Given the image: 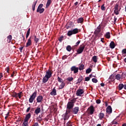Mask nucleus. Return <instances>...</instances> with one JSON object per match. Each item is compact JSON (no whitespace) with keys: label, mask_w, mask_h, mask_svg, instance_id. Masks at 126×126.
Masks as SVG:
<instances>
[{"label":"nucleus","mask_w":126,"mask_h":126,"mask_svg":"<svg viewBox=\"0 0 126 126\" xmlns=\"http://www.w3.org/2000/svg\"><path fill=\"white\" fill-rule=\"evenodd\" d=\"M37 96V91H35L30 97L29 99V103H33Z\"/></svg>","instance_id":"1"},{"label":"nucleus","mask_w":126,"mask_h":126,"mask_svg":"<svg viewBox=\"0 0 126 126\" xmlns=\"http://www.w3.org/2000/svg\"><path fill=\"white\" fill-rule=\"evenodd\" d=\"M78 33V29H74L71 31H69L67 32L68 36H71L74 34H77Z\"/></svg>","instance_id":"2"},{"label":"nucleus","mask_w":126,"mask_h":126,"mask_svg":"<svg viewBox=\"0 0 126 126\" xmlns=\"http://www.w3.org/2000/svg\"><path fill=\"white\" fill-rule=\"evenodd\" d=\"M84 49H85V45L84 44L81 45L77 50V53L79 54H82L83 51H84Z\"/></svg>","instance_id":"3"},{"label":"nucleus","mask_w":126,"mask_h":126,"mask_svg":"<svg viewBox=\"0 0 126 126\" xmlns=\"http://www.w3.org/2000/svg\"><path fill=\"white\" fill-rule=\"evenodd\" d=\"M58 81L61 83L59 86V89H63V79L61 78V77H58Z\"/></svg>","instance_id":"4"},{"label":"nucleus","mask_w":126,"mask_h":126,"mask_svg":"<svg viewBox=\"0 0 126 126\" xmlns=\"http://www.w3.org/2000/svg\"><path fill=\"white\" fill-rule=\"evenodd\" d=\"M120 10H119V4H116L114 6V12L115 14H116V15H118V14H120Z\"/></svg>","instance_id":"5"},{"label":"nucleus","mask_w":126,"mask_h":126,"mask_svg":"<svg viewBox=\"0 0 126 126\" xmlns=\"http://www.w3.org/2000/svg\"><path fill=\"white\" fill-rule=\"evenodd\" d=\"M101 32V25H99L97 28L95 29V31L94 32V34H95V36H98L99 33Z\"/></svg>","instance_id":"6"},{"label":"nucleus","mask_w":126,"mask_h":126,"mask_svg":"<svg viewBox=\"0 0 126 126\" xmlns=\"http://www.w3.org/2000/svg\"><path fill=\"white\" fill-rule=\"evenodd\" d=\"M88 111H89L90 115H93V114H94V112L95 111L94 106L93 105L90 106V107L88 109Z\"/></svg>","instance_id":"7"},{"label":"nucleus","mask_w":126,"mask_h":126,"mask_svg":"<svg viewBox=\"0 0 126 126\" xmlns=\"http://www.w3.org/2000/svg\"><path fill=\"white\" fill-rule=\"evenodd\" d=\"M52 74H53V72L50 69H48L46 71L45 76L47 77L48 78H51L52 77Z\"/></svg>","instance_id":"8"},{"label":"nucleus","mask_w":126,"mask_h":126,"mask_svg":"<svg viewBox=\"0 0 126 126\" xmlns=\"http://www.w3.org/2000/svg\"><path fill=\"white\" fill-rule=\"evenodd\" d=\"M83 93H84V91L83 89H79L77 91L76 95L77 96H81Z\"/></svg>","instance_id":"9"},{"label":"nucleus","mask_w":126,"mask_h":126,"mask_svg":"<svg viewBox=\"0 0 126 126\" xmlns=\"http://www.w3.org/2000/svg\"><path fill=\"white\" fill-rule=\"evenodd\" d=\"M71 71H73L74 73H77L78 72V67L75 66H72L71 68Z\"/></svg>","instance_id":"10"},{"label":"nucleus","mask_w":126,"mask_h":126,"mask_svg":"<svg viewBox=\"0 0 126 126\" xmlns=\"http://www.w3.org/2000/svg\"><path fill=\"white\" fill-rule=\"evenodd\" d=\"M79 111V107H75L74 108L72 109V113H73V114H74L75 115H76V114L78 113Z\"/></svg>","instance_id":"11"},{"label":"nucleus","mask_w":126,"mask_h":126,"mask_svg":"<svg viewBox=\"0 0 126 126\" xmlns=\"http://www.w3.org/2000/svg\"><path fill=\"white\" fill-rule=\"evenodd\" d=\"M50 95L52 96H56L57 95V90L56 87H54L53 90L51 91V92L50 93Z\"/></svg>","instance_id":"12"},{"label":"nucleus","mask_w":126,"mask_h":126,"mask_svg":"<svg viewBox=\"0 0 126 126\" xmlns=\"http://www.w3.org/2000/svg\"><path fill=\"white\" fill-rule=\"evenodd\" d=\"M37 103H41L43 101V96L38 95L36 98Z\"/></svg>","instance_id":"13"},{"label":"nucleus","mask_w":126,"mask_h":126,"mask_svg":"<svg viewBox=\"0 0 126 126\" xmlns=\"http://www.w3.org/2000/svg\"><path fill=\"white\" fill-rule=\"evenodd\" d=\"M30 118H31V113H28V114L26 115L24 119V121L28 122V121H29Z\"/></svg>","instance_id":"14"},{"label":"nucleus","mask_w":126,"mask_h":126,"mask_svg":"<svg viewBox=\"0 0 126 126\" xmlns=\"http://www.w3.org/2000/svg\"><path fill=\"white\" fill-rule=\"evenodd\" d=\"M112 107L109 105L106 108V113H107L108 114H112Z\"/></svg>","instance_id":"15"},{"label":"nucleus","mask_w":126,"mask_h":126,"mask_svg":"<svg viewBox=\"0 0 126 126\" xmlns=\"http://www.w3.org/2000/svg\"><path fill=\"white\" fill-rule=\"evenodd\" d=\"M31 44H32V41H31V37H30L28 40V42H27V44L26 45V48H28L29 46H31Z\"/></svg>","instance_id":"16"},{"label":"nucleus","mask_w":126,"mask_h":126,"mask_svg":"<svg viewBox=\"0 0 126 126\" xmlns=\"http://www.w3.org/2000/svg\"><path fill=\"white\" fill-rule=\"evenodd\" d=\"M73 107H74V104H72L71 102H68L67 104V109H72Z\"/></svg>","instance_id":"17"},{"label":"nucleus","mask_w":126,"mask_h":126,"mask_svg":"<svg viewBox=\"0 0 126 126\" xmlns=\"http://www.w3.org/2000/svg\"><path fill=\"white\" fill-rule=\"evenodd\" d=\"M41 112V107H37L34 111V114L37 116Z\"/></svg>","instance_id":"18"},{"label":"nucleus","mask_w":126,"mask_h":126,"mask_svg":"<svg viewBox=\"0 0 126 126\" xmlns=\"http://www.w3.org/2000/svg\"><path fill=\"white\" fill-rule=\"evenodd\" d=\"M105 117V114L103 112H100L98 114V118L99 120H103Z\"/></svg>","instance_id":"19"},{"label":"nucleus","mask_w":126,"mask_h":126,"mask_svg":"<svg viewBox=\"0 0 126 126\" xmlns=\"http://www.w3.org/2000/svg\"><path fill=\"white\" fill-rule=\"evenodd\" d=\"M50 78H48V77L45 76L44 77H43V79H42V82L43 83H46V82H48V81L49 80Z\"/></svg>","instance_id":"20"},{"label":"nucleus","mask_w":126,"mask_h":126,"mask_svg":"<svg viewBox=\"0 0 126 126\" xmlns=\"http://www.w3.org/2000/svg\"><path fill=\"white\" fill-rule=\"evenodd\" d=\"M109 47L111 49H115V47H116L115 42L114 41H111L110 43Z\"/></svg>","instance_id":"21"},{"label":"nucleus","mask_w":126,"mask_h":126,"mask_svg":"<svg viewBox=\"0 0 126 126\" xmlns=\"http://www.w3.org/2000/svg\"><path fill=\"white\" fill-rule=\"evenodd\" d=\"M77 23H83V22L84 21V19H83V17H81L78 18L77 20Z\"/></svg>","instance_id":"22"},{"label":"nucleus","mask_w":126,"mask_h":126,"mask_svg":"<svg viewBox=\"0 0 126 126\" xmlns=\"http://www.w3.org/2000/svg\"><path fill=\"white\" fill-rule=\"evenodd\" d=\"M12 97H13L14 98H17L18 97V95L17 94V93H16L15 92H13L11 94Z\"/></svg>","instance_id":"23"},{"label":"nucleus","mask_w":126,"mask_h":126,"mask_svg":"<svg viewBox=\"0 0 126 126\" xmlns=\"http://www.w3.org/2000/svg\"><path fill=\"white\" fill-rule=\"evenodd\" d=\"M105 37L106 39H110L111 38V33L110 32H107L105 35Z\"/></svg>","instance_id":"24"},{"label":"nucleus","mask_w":126,"mask_h":126,"mask_svg":"<svg viewBox=\"0 0 126 126\" xmlns=\"http://www.w3.org/2000/svg\"><path fill=\"white\" fill-rule=\"evenodd\" d=\"M37 2H38L37 0H36L35 1H34L32 4V8L33 11H34V10H35V6H36V4H37Z\"/></svg>","instance_id":"25"},{"label":"nucleus","mask_w":126,"mask_h":126,"mask_svg":"<svg viewBox=\"0 0 126 126\" xmlns=\"http://www.w3.org/2000/svg\"><path fill=\"white\" fill-rule=\"evenodd\" d=\"M51 0H47V3L46 4V8H48V7L50 6V5H51Z\"/></svg>","instance_id":"26"},{"label":"nucleus","mask_w":126,"mask_h":126,"mask_svg":"<svg viewBox=\"0 0 126 126\" xmlns=\"http://www.w3.org/2000/svg\"><path fill=\"white\" fill-rule=\"evenodd\" d=\"M115 78L117 80H120L122 78V76H121V74H118L115 76Z\"/></svg>","instance_id":"27"},{"label":"nucleus","mask_w":126,"mask_h":126,"mask_svg":"<svg viewBox=\"0 0 126 126\" xmlns=\"http://www.w3.org/2000/svg\"><path fill=\"white\" fill-rule=\"evenodd\" d=\"M97 60H98V58H97V56H94L92 57V60L94 63H97Z\"/></svg>","instance_id":"28"},{"label":"nucleus","mask_w":126,"mask_h":126,"mask_svg":"<svg viewBox=\"0 0 126 126\" xmlns=\"http://www.w3.org/2000/svg\"><path fill=\"white\" fill-rule=\"evenodd\" d=\"M18 97H19V99H21L22 96H23V94H22V92H20L17 94Z\"/></svg>","instance_id":"29"},{"label":"nucleus","mask_w":126,"mask_h":126,"mask_svg":"<svg viewBox=\"0 0 126 126\" xmlns=\"http://www.w3.org/2000/svg\"><path fill=\"white\" fill-rule=\"evenodd\" d=\"M79 70H83L84 69V64H81L79 67Z\"/></svg>","instance_id":"30"},{"label":"nucleus","mask_w":126,"mask_h":126,"mask_svg":"<svg viewBox=\"0 0 126 126\" xmlns=\"http://www.w3.org/2000/svg\"><path fill=\"white\" fill-rule=\"evenodd\" d=\"M12 39V36L11 35H9L7 36V42L10 43V41Z\"/></svg>","instance_id":"31"},{"label":"nucleus","mask_w":126,"mask_h":126,"mask_svg":"<svg viewBox=\"0 0 126 126\" xmlns=\"http://www.w3.org/2000/svg\"><path fill=\"white\" fill-rule=\"evenodd\" d=\"M82 80H83V78L82 77V76H81L79 77V78L78 79V82L77 83V84L80 83V82H81Z\"/></svg>","instance_id":"32"},{"label":"nucleus","mask_w":126,"mask_h":126,"mask_svg":"<svg viewBox=\"0 0 126 126\" xmlns=\"http://www.w3.org/2000/svg\"><path fill=\"white\" fill-rule=\"evenodd\" d=\"M119 90H122L124 88V84H120L118 86Z\"/></svg>","instance_id":"33"},{"label":"nucleus","mask_w":126,"mask_h":126,"mask_svg":"<svg viewBox=\"0 0 126 126\" xmlns=\"http://www.w3.org/2000/svg\"><path fill=\"white\" fill-rule=\"evenodd\" d=\"M66 49L67 50V52H70L72 50V47L70 45L67 46Z\"/></svg>","instance_id":"34"},{"label":"nucleus","mask_w":126,"mask_h":126,"mask_svg":"<svg viewBox=\"0 0 126 126\" xmlns=\"http://www.w3.org/2000/svg\"><path fill=\"white\" fill-rule=\"evenodd\" d=\"M44 11H45V9H44V8H42L38 10V11H36V12H39V13L41 14L43 13Z\"/></svg>","instance_id":"35"},{"label":"nucleus","mask_w":126,"mask_h":126,"mask_svg":"<svg viewBox=\"0 0 126 126\" xmlns=\"http://www.w3.org/2000/svg\"><path fill=\"white\" fill-rule=\"evenodd\" d=\"M34 42H35L36 44H37V43L39 42V38L37 37L36 35H34Z\"/></svg>","instance_id":"36"},{"label":"nucleus","mask_w":126,"mask_h":126,"mask_svg":"<svg viewBox=\"0 0 126 126\" xmlns=\"http://www.w3.org/2000/svg\"><path fill=\"white\" fill-rule=\"evenodd\" d=\"M42 7H43V4H40L38 6L36 11H39V10L42 9Z\"/></svg>","instance_id":"37"},{"label":"nucleus","mask_w":126,"mask_h":126,"mask_svg":"<svg viewBox=\"0 0 126 126\" xmlns=\"http://www.w3.org/2000/svg\"><path fill=\"white\" fill-rule=\"evenodd\" d=\"M63 40V35H61L59 38V41L60 42V43H62Z\"/></svg>","instance_id":"38"},{"label":"nucleus","mask_w":126,"mask_h":126,"mask_svg":"<svg viewBox=\"0 0 126 126\" xmlns=\"http://www.w3.org/2000/svg\"><path fill=\"white\" fill-rule=\"evenodd\" d=\"M70 112H71V108H67L65 113L66 115H68V114H69V113H70Z\"/></svg>","instance_id":"39"},{"label":"nucleus","mask_w":126,"mask_h":126,"mask_svg":"<svg viewBox=\"0 0 126 126\" xmlns=\"http://www.w3.org/2000/svg\"><path fill=\"white\" fill-rule=\"evenodd\" d=\"M68 118H69V116L65 113L64 117V121H66V120H68Z\"/></svg>","instance_id":"40"},{"label":"nucleus","mask_w":126,"mask_h":126,"mask_svg":"<svg viewBox=\"0 0 126 126\" xmlns=\"http://www.w3.org/2000/svg\"><path fill=\"white\" fill-rule=\"evenodd\" d=\"M91 71H92V69L89 68L86 70V72L87 74H88V73H90V72H91Z\"/></svg>","instance_id":"41"},{"label":"nucleus","mask_w":126,"mask_h":126,"mask_svg":"<svg viewBox=\"0 0 126 126\" xmlns=\"http://www.w3.org/2000/svg\"><path fill=\"white\" fill-rule=\"evenodd\" d=\"M22 126H29L28 122H25V121H24V122L22 124Z\"/></svg>","instance_id":"42"},{"label":"nucleus","mask_w":126,"mask_h":126,"mask_svg":"<svg viewBox=\"0 0 126 126\" xmlns=\"http://www.w3.org/2000/svg\"><path fill=\"white\" fill-rule=\"evenodd\" d=\"M76 101V99H75V98H73L71 99L70 101H69V102L71 103L72 104H73V105H74V103H75Z\"/></svg>","instance_id":"43"},{"label":"nucleus","mask_w":126,"mask_h":126,"mask_svg":"<svg viewBox=\"0 0 126 126\" xmlns=\"http://www.w3.org/2000/svg\"><path fill=\"white\" fill-rule=\"evenodd\" d=\"M66 80H67L68 81L70 82L72 81V80H73V78H72V77H68L66 79Z\"/></svg>","instance_id":"44"},{"label":"nucleus","mask_w":126,"mask_h":126,"mask_svg":"<svg viewBox=\"0 0 126 126\" xmlns=\"http://www.w3.org/2000/svg\"><path fill=\"white\" fill-rule=\"evenodd\" d=\"M105 5V4H103L101 5V10L105 11V10H106V7H105L104 6Z\"/></svg>","instance_id":"45"},{"label":"nucleus","mask_w":126,"mask_h":126,"mask_svg":"<svg viewBox=\"0 0 126 126\" xmlns=\"http://www.w3.org/2000/svg\"><path fill=\"white\" fill-rule=\"evenodd\" d=\"M92 80L94 83H97L98 82V80L95 78H93Z\"/></svg>","instance_id":"46"},{"label":"nucleus","mask_w":126,"mask_h":126,"mask_svg":"<svg viewBox=\"0 0 126 126\" xmlns=\"http://www.w3.org/2000/svg\"><path fill=\"white\" fill-rule=\"evenodd\" d=\"M122 53L123 55L126 54V49H123L122 51Z\"/></svg>","instance_id":"47"},{"label":"nucleus","mask_w":126,"mask_h":126,"mask_svg":"<svg viewBox=\"0 0 126 126\" xmlns=\"http://www.w3.org/2000/svg\"><path fill=\"white\" fill-rule=\"evenodd\" d=\"M30 110H31V106H30L27 108L26 110L27 113H29V112H30Z\"/></svg>","instance_id":"48"},{"label":"nucleus","mask_w":126,"mask_h":126,"mask_svg":"<svg viewBox=\"0 0 126 126\" xmlns=\"http://www.w3.org/2000/svg\"><path fill=\"white\" fill-rule=\"evenodd\" d=\"M76 47H77V46L76 45H74L71 47L72 50H73V52H74V50L76 49Z\"/></svg>","instance_id":"49"},{"label":"nucleus","mask_w":126,"mask_h":126,"mask_svg":"<svg viewBox=\"0 0 126 126\" xmlns=\"http://www.w3.org/2000/svg\"><path fill=\"white\" fill-rule=\"evenodd\" d=\"M85 79V81H89V80H90V77H86Z\"/></svg>","instance_id":"50"},{"label":"nucleus","mask_w":126,"mask_h":126,"mask_svg":"<svg viewBox=\"0 0 126 126\" xmlns=\"http://www.w3.org/2000/svg\"><path fill=\"white\" fill-rule=\"evenodd\" d=\"M6 71V72H7L8 73H9V67H6V68H5Z\"/></svg>","instance_id":"51"},{"label":"nucleus","mask_w":126,"mask_h":126,"mask_svg":"<svg viewBox=\"0 0 126 126\" xmlns=\"http://www.w3.org/2000/svg\"><path fill=\"white\" fill-rule=\"evenodd\" d=\"M112 125H118V122L114 120L113 122H112Z\"/></svg>","instance_id":"52"},{"label":"nucleus","mask_w":126,"mask_h":126,"mask_svg":"<svg viewBox=\"0 0 126 126\" xmlns=\"http://www.w3.org/2000/svg\"><path fill=\"white\" fill-rule=\"evenodd\" d=\"M96 104H100L101 103V100L100 99H97L96 100Z\"/></svg>","instance_id":"53"},{"label":"nucleus","mask_w":126,"mask_h":126,"mask_svg":"<svg viewBox=\"0 0 126 126\" xmlns=\"http://www.w3.org/2000/svg\"><path fill=\"white\" fill-rule=\"evenodd\" d=\"M80 40H78L76 43V44L75 45H76L77 47V46H78V45H79V44H80Z\"/></svg>","instance_id":"54"},{"label":"nucleus","mask_w":126,"mask_h":126,"mask_svg":"<svg viewBox=\"0 0 126 126\" xmlns=\"http://www.w3.org/2000/svg\"><path fill=\"white\" fill-rule=\"evenodd\" d=\"M27 35H30V28L28 29V30L27 32Z\"/></svg>","instance_id":"55"},{"label":"nucleus","mask_w":126,"mask_h":126,"mask_svg":"<svg viewBox=\"0 0 126 126\" xmlns=\"http://www.w3.org/2000/svg\"><path fill=\"white\" fill-rule=\"evenodd\" d=\"M117 17H116V16H114V24L115 23H116V22H117Z\"/></svg>","instance_id":"56"},{"label":"nucleus","mask_w":126,"mask_h":126,"mask_svg":"<svg viewBox=\"0 0 126 126\" xmlns=\"http://www.w3.org/2000/svg\"><path fill=\"white\" fill-rule=\"evenodd\" d=\"M23 48H24V47H22L19 48V50L21 53H22V50H23Z\"/></svg>","instance_id":"57"},{"label":"nucleus","mask_w":126,"mask_h":126,"mask_svg":"<svg viewBox=\"0 0 126 126\" xmlns=\"http://www.w3.org/2000/svg\"><path fill=\"white\" fill-rule=\"evenodd\" d=\"M104 38H101L100 41L101 42H102V43H105V41H104Z\"/></svg>","instance_id":"58"},{"label":"nucleus","mask_w":126,"mask_h":126,"mask_svg":"<svg viewBox=\"0 0 126 126\" xmlns=\"http://www.w3.org/2000/svg\"><path fill=\"white\" fill-rule=\"evenodd\" d=\"M14 74H15V72L13 71L11 75V77H13V76H14Z\"/></svg>","instance_id":"59"},{"label":"nucleus","mask_w":126,"mask_h":126,"mask_svg":"<svg viewBox=\"0 0 126 126\" xmlns=\"http://www.w3.org/2000/svg\"><path fill=\"white\" fill-rule=\"evenodd\" d=\"M3 77V75H2V73H0V79H1V78Z\"/></svg>","instance_id":"60"},{"label":"nucleus","mask_w":126,"mask_h":126,"mask_svg":"<svg viewBox=\"0 0 126 126\" xmlns=\"http://www.w3.org/2000/svg\"><path fill=\"white\" fill-rule=\"evenodd\" d=\"M100 86H101L102 87H104V86H105V84H104V83H101V84H100Z\"/></svg>","instance_id":"61"},{"label":"nucleus","mask_w":126,"mask_h":126,"mask_svg":"<svg viewBox=\"0 0 126 126\" xmlns=\"http://www.w3.org/2000/svg\"><path fill=\"white\" fill-rule=\"evenodd\" d=\"M123 87H124V89H125V90H126V84L124 85Z\"/></svg>","instance_id":"62"},{"label":"nucleus","mask_w":126,"mask_h":126,"mask_svg":"<svg viewBox=\"0 0 126 126\" xmlns=\"http://www.w3.org/2000/svg\"><path fill=\"white\" fill-rule=\"evenodd\" d=\"M75 5L76 6L77 5V4H78V2L76 1L75 3H74Z\"/></svg>","instance_id":"63"},{"label":"nucleus","mask_w":126,"mask_h":126,"mask_svg":"<svg viewBox=\"0 0 126 126\" xmlns=\"http://www.w3.org/2000/svg\"><path fill=\"white\" fill-rule=\"evenodd\" d=\"M6 116L8 117L9 116V112H7V113L6 114Z\"/></svg>","instance_id":"64"}]
</instances>
